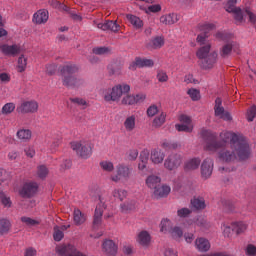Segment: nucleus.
Here are the masks:
<instances>
[{
	"label": "nucleus",
	"instance_id": "nucleus-1",
	"mask_svg": "<svg viewBox=\"0 0 256 256\" xmlns=\"http://www.w3.org/2000/svg\"><path fill=\"white\" fill-rule=\"evenodd\" d=\"M200 135L206 143L207 151H219L226 147L230 143V149H233L239 161H247L251 159L252 150L251 145H249V140L241 133H234L229 131H223L220 133V141L217 140V133L211 130H201Z\"/></svg>",
	"mask_w": 256,
	"mask_h": 256
},
{
	"label": "nucleus",
	"instance_id": "nucleus-2",
	"mask_svg": "<svg viewBox=\"0 0 256 256\" xmlns=\"http://www.w3.org/2000/svg\"><path fill=\"white\" fill-rule=\"evenodd\" d=\"M215 28V24L211 23L200 26L202 33L197 36L196 41L201 47L196 52V57L199 59L201 69H213L215 63H217L218 54L216 51L211 52V43L207 42L211 31H214Z\"/></svg>",
	"mask_w": 256,
	"mask_h": 256
},
{
	"label": "nucleus",
	"instance_id": "nucleus-3",
	"mask_svg": "<svg viewBox=\"0 0 256 256\" xmlns=\"http://www.w3.org/2000/svg\"><path fill=\"white\" fill-rule=\"evenodd\" d=\"M77 71H79V68L73 64H66L61 68L60 73L64 87L68 89H81V87L87 85L85 79L79 76H73Z\"/></svg>",
	"mask_w": 256,
	"mask_h": 256
},
{
	"label": "nucleus",
	"instance_id": "nucleus-4",
	"mask_svg": "<svg viewBox=\"0 0 256 256\" xmlns=\"http://www.w3.org/2000/svg\"><path fill=\"white\" fill-rule=\"evenodd\" d=\"M236 3L237 0H228L225 6L227 13H233L236 23H243V21H245V17L248 16L250 23L256 25V15L253 14L249 8L242 10L241 8L235 7Z\"/></svg>",
	"mask_w": 256,
	"mask_h": 256
},
{
	"label": "nucleus",
	"instance_id": "nucleus-5",
	"mask_svg": "<svg viewBox=\"0 0 256 256\" xmlns=\"http://www.w3.org/2000/svg\"><path fill=\"white\" fill-rule=\"evenodd\" d=\"M131 91V86L129 84H118L114 86L110 93L104 95V100L109 101H119L123 95H127Z\"/></svg>",
	"mask_w": 256,
	"mask_h": 256
},
{
	"label": "nucleus",
	"instance_id": "nucleus-6",
	"mask_svg": "<svg viewBox=\"0 0 256 256\" xmlns=\"http://www.w3.org/2000/svg\"><path fill=\"white\" fill-rule=\"evenodd\" d=\"M131 173L132 170L129 166L125 164H118L110 179L114 183H119L120 181H129V179L131 178Z\"/></svg>",
	"mask_w": 256,
	"mask_h": 256
},
{
	"label": "nucleus",
	"instance_id": "nucleus-7",
	"mask_svg": "<svg viewBox=\"0 0 256 256\" xmlns=\"http://www.w3.org/2000/svg\"><path fill=\"white\" fill-rule=\"evenodd\" d=\"M71 149H73L79 157L82 159H89L91 157L93 148L91 147V143L89 142H72Z\"/></svg>",
	"mask_w": 256,
	"mask_h": 256
},
{
	"label": "nucleus",
	"instance_id": "nucleus-8",
	"mask_svg": "<svg viewBox=\"0 0 256 256\" xmlns=\"http://www.w3.org/2000/svg\"><path fill=\"white\" fill-rule=\"evenodd\" d=\"M56 253L59 256H87V254L77 250L73 244H60L56 246Z\"/></svg>",
	"mask_w": 256,
	"mask_h": 256
},
{
	"label": "nucleus",
	"instance_id": "nucleus-9",
	"mask_svg": "<svg viewBox=\"0 0 256 256\" xmlns=\"http://www.w3.org/2000/svg\"><path fill=\"white\" fill-rule=\"evenodd\" d=\"M37 191H39V184L37 182L29 181L23 184L19 190V195L24 199H31V197H34L37 194Z\"/></svg>",
	"mask_w": 256,
	"mask_h": 256
},
{
	"label": "nucleus",
	"instance_id": "nucleus-10",
	"mask_svg": "<svg viewBox=\"0 0 256 256\" xmlns=\"http://www.w3.org/2000/svg\"><path fill=\"white\" fill-rule=\"evenodd\" d=\"M182 163L183 156H181V154L172 153L165 159L164 167L168 171H175V169H179Z\"/></svg>",
	"mask_w": 256,
	"mask_h": 256
},
{
	"label": "nucleus",
	"instance_id": "nucleus-11",
	"mask_svg": "<svg viewBox=\"0 0 256 256\" xmlns=\"http://www.w3.org/2000/svg\"><path fill=\"white\" fill-rule=\"evenodd\" d=\"M100 203L96 206L94 217H93V229H99L101 227V223H103V211L107 209V205H105V201L102 197H99Z\"/></svg>",
	"mask_w": 256,
	"mask_h": 256
},
{
	"label": "nucleus",
	"instance_id": "nucleus-12",
	"mask_svg": "<svg viewBox=\"0 0 256 256\" xmlns=\"http://www.w3.org/2000/svg\"><path fill=\"white\" fill-rule=\"evenodd\" d=\"M222 105L223 101L221 100V98H216L214 106L215 116L219 117V119H223L224 121H231V114L225 111V108H223Z\"/></svg>",
	"mask_w": 256,
	"mask_h": 256
},
{
	"label": "nucleus",
	"instance_id": "nucleus-13",
	"mask_svg": "<svg viewBox=\"0 0 256 256\" xmlns=\"http://www.w3.org/2000/svg\"><path fill=\"white\" fill-rule=\"evenodd\" d=\"M94 25H96L98 29H101V31H113V33H117L119 29H121V26L117 24V21L113 20H107L104 23L94 20Z\"/></svg>",
	"mask_w": 256,
	"mask_h": 256
},
{
	"label": "nucleus",
	"instance_id": "nucleus-14",
	"mask_svg": "<svg viewBox=\"0 0 256 256\" xmlns=\"http://www.w3.org/2000/svg\"><path fill=\"white\" fill-rule=\"evenodd\" d=\"M237 157L239 156L237 155V152L233 149L229 150L227 148H224L218 153V158L223 163H233V161L237 160Z\"/></svg>",
	"mask_w": 256,
	"mask_h": 256
},
{
	"label": "nucleus",
	"instance_id": "nucleus-15",
	"mask_svg": "<svg viewBox=\"0 0 256 256\" xmlns=\"http://www.w3.org/2000/svg\"><path fill=\"white\" fill-rule=\"evenodd\" d=\"M145 101V94H136V95H131V94H124L121 104L122 105H137V103H141Z\"/></svg>",
	"mask_w": 256,
	"mask_h": 256
},
{
	"label": "nucleus",
	"instance_id": "nucleus-16",
	"mask_svg": "<svg viewBox=\"0 0 256 256\" xmlns=\"http://www.w3.org/2000/svg\"><path fill=\"white\" fill-rule=\"evenodd\" d=\"M214 162L211 158H206L201 164V176L203 179H209L213 175Z\"/></svg>",
	"mask_w": 256,
	"mask_h": 256
},
{
	"label": "nucleus",
	"instance_id": "nucleus-17",
	"mask_svg": "<svg viewBox=\"0 0 256 256\" xmlns=\"http://www.w3.org/2000/svg\"><path fill=\"white\" fill-rule=\"evenodd\" d=\"M37 109L39 104L36 101H26L17 108V111L18 113H36Z\"/></svg>",
	"mask_w": 256,
	"mask_h": 256
},
{
	"label": "nucleus",
	"instance_id": "nucleus-18",
	"mask_svg": "<svg viewBox=\"0 0 256 256\" xmlns=\"http://www.w3.org/2000/svg\"><path fill=\"white\" fill-rule=\"evenodd\" d=\"M123 127L126 133H133L137 129V116L135 114L127 116L124 119Z\"/></svg>",
	"mask_w": 256,
	"mask_h": 256
},
{
	"label": "nucleus",
	"instance_id": "nucleus-19",
	"mask_svg": "<svg viewBox=\"0 0 256 256\" xmlns=\"http://www.w3.org/2000/svg\"><path fill=\"white\" fill-rule=\"evenodd\" d=\"M150 160L154 165H161L165 161V152L160 148H154L150 153Z\"/></svg>",
	"mask_w": 256,
	"mask_h": 256
},
{
	"label": "nucleus",
	"instance_id": "nucleus-20",
	"mask_svg": "<svg viewBox=\"0 0 256 256\" xmlns=\"http://www.w3.org/2000/svg\"><path fill=\"white\" fill-rule=\"evenodd\" d=\"M117 249V244L113 240H105L102 244V251L108 256H116Z\"/></svg>",
	"mask_w": 256,
	"mask_h": 256
},
{
	"label": "nucleus",
	"instance_id": "nucleus-21",
	"mask_svg": "<svg viewBox=\"0 0 256 256\" xmlns=\"http://www.w3.org/2000/svg\"><path fill=\"white\" fill-rule=\"evenodd\" d=\"M1 51L4 55H8V57H16V55L21 53V46L5 44L1 47Z\"/></svg>",
	"mask_w": 256,
	"mask_h": 256
},
{
	"label": "nucleus",
	"instance_id": "nucleus-22",
	"mask_svg": "<svg viewBox=\"0 0 256 256\" xmlns=\"http://www.w3.org/2000/svg\"><path fill=\"white\" fill-rule=\"evenodd\" d=\"M33 23L36 25H43L46 21H49V12L47 10H38L33 15Z\"/></svg>",
	"mask_w": 256,
	"mask_h": 256
},
{
	"label": "nucleus",
	"instance_id": "nucleus-23",
	"mask_svg": "<svg viewBox=\"0 0 256 256\" xmlns=\"http://www.w3.org/2000/svg\"><path fill=\"white\" fill-rule=\"evenodd\" d=\"M136 241L142 247H149V243H151V235L149 232L143 230L137 235Z\"/></svg>",
	"mask_w": 256,
	"mask_h": 256
},
{
	"label": "nucleus",
	"instance_id": "nucleus-24",
	"mask_svg": "<svg viewBox=\"0 0 256 256\" xmlns=\"http://www.w3.org/2000/svg\"><path fill=\"white\" fill-rule=\"evenodd\" d=\"M179 21V16L175 13L163 15L160 17V23L163 25H175Z\"/></svg>",
	"mask_w": 256,
	"mask_h": 256
},
{
	"label": "nucleus",
	"instance_id": "nucleus-25",
	"mask_svg": "<svg viewBox=\"0 0 256 256\" xmlns=\"http://www.w3.org/2000/svg\"><path fill=\"white\" fill-rule=\"evenodd\" d=\"M201 165V158H191L184 164L185 171H195Z\"/></svg>",
	"mask_w": 256,
	"mask_h": 256
},
{
	"label": "nucleus",
	"instance_id": "nucleus-26",
	"mask_svg": "<svg viewBox=\"0 0 256 256\" xmlns=\"http://www.w3.org/2000/svg\"><path fill=\"white\" fill-rule=\"evenodd\" d=\"M235 51L236 53H239L236 49H235V44L233 43H227L225 45H223L220 49V56L223 59H227V57H229V55H231V52Z\"/></svg>",
	"mask_w": 256,
	"mask_h": 256
},
{
	"label": "nucleus",
	"instance_id": "nucleus-27",
	"mask_svg": "<svg viewBox=\"0 0 256 256\" xmlns=\"http://www.w3.org/2000/svg\"><path fill=\"white\" fill-rule=\"evenodd\" d=\"M191 206L192 209H194L195 211H202V209H205V207H207V205L205 204V198L194 197L191 200Z\"/></svg>",
	"mask_w": 256,
	"mask_h": 256
},
{
	"label": "nucleus",
	"instance_id": "nucleus-28",
	"mask_svg": "<svg viewBox=\"0 0 256 256\" xmlns=\"http://www.w3.org/2000/svg\"><path fill=\"white\" fill-rule=\"evenodd\" d=\"M195 245L198 249V251H201L202 253H205L211 249V244L209 243V240L205 238H199L195 241Z\"/></svg>",
	"mask_w": 256,
	"mask_h": 256
},
{
	"label": "nucleus",
	"instance_id": "nucleus-29",
	"mask_svg": "<svg viewBox=\"0 0 256 256\" xmlns=\"http://www.w3.org/2000/svg\"><path fill=\"white\" fill-rule=\"evenodd\" d=\"M169 193H171V187L167 185L158 186L154 189V196L157 197V199L167 197Z\"/></svg>",
	"mask_w": 256,
	"mask_h": 256
},
{
	"label": "nucleus",
	"instance_id": "nucleus-30",
	"mask_svg": "<svg viewBox=\"0 0 256 256\" xmlns=\"http://www.w3.org/2000/svg\"><path fill=\"white\" fill-rule=\"evenodd\" d=\"M73 221L75 225H83L87 221V216L79 209H74Z\"/></svg>",
	"mask_w": 256,
	"mask_h": 256
},
{
	"label": "nucleus",
	"instance_id": "nucleus-31",
	"mask_svg": "<svg viewBox=\"0 0 256 256\" xmlns=\"http://www.w3.org/2000/svg\"><path fill=\"white\" fill-rule=\"evenodd\" d=\"M160 183H161V178L159 176L150 175L146 179V185L147 187H149V189L158 188Z\"/></svg>",
	"mask_w": 256,
	"mask_h": 256
},
{
	"label": "nucleus",
	"instance_id": "nucleus-32",
	"mask_svg": "<svg viewBox=\"0 0 256 256\" xmlns=\"http://www.w3.org/2000/svg\"><path fill=\"white\" fill-rule=\"evenodd\" d=\"M167 119V114L165 112H161L158 116L154 118L152 121V126L155 129H159V127H163L165 125V121Z\"/></svg>",
	"mask_w": 256,
	"mask_h": 256
},
{
	"label": "nucleus",
	"instance_id": "nucleus-33",
	"mask_svg": "<svg viewBox=\"0 0 256 256\" xmlns=\"http://www.w3.org/2000/svg\"><path fill=\"white\" fill-rule=\"evenodd\" d=\"M126 18L128 19L129 23H131L132 27H134V29H142L143 20H141V18L133 14H128Z\"/></svg>",
	"mask_w": 256,
	"mask_h": 256
},
{
	"label": "nucleus",
	"instance_id": "nucleus-34",
	"mask_svg": "<svg viewBox=\"0 0 256 256\" xmlns=\"http://www.w3.org/2000/svg\"><path fill=\"white\" fill-rule=\"evenodd\" d=\"M11 229V222L7 219L0 220V235H7Z\"/></svg>",
	"mask_w": 256,
	"mask_h": 256
},
{
	"label": "nucleus",
	"instance_id": "nucleus-35",
	"mask_svg": "<svg viewBox=\"0 0 256 256\" xmlns=\"http://www.w3.org/2000/svg\"><path fill=\"white\" fill-rule=\"evenodd\" d=\"M233 231L237 233V235H240V233H244L247 231V224L245 222H234L232 223Z\"/></svg>",
	"mask_w": 256,
	"mask_h": 256
},
{
	"label": "nucleus",
	"instance_id": "nucleus-36",
	"mask_svg": "<svg viewBox=\"0 0 256 256\" xmlns=\"http://www.w3.org/2000/svg\"><path fill=\"white\" fill-rule=\"evenodd\" d=\"M165 45V41L163 40L162 37H156L152 39L151 44H147L146 47L149 49L151 47L152 49H161V46Z\"/></svg>",
	"mask_w": 256,
	"mask_h": 256
},
{
	"label": "nucleus",
	"instance_id": "nucleus-37",
	"mask_svg": "<svg viewBox=\"0 0 256 256\" xmlns=\"http://www.w3.org/2000/svg\"><path fill=\"white\" fill-rule=\"evenodd\" d=\"M122 213H128V211H133L135 209V200H128L120 205Z\"/></svg>",
	"mask_w": 256,
	"mask_h": 256
},
{
	"label": "nucleus",
	"instance_id": "nucleus-38",
	"mask_svg": "<svg viewBox=\"0 0 256 256\" xmlns=\"http://www.w3.org/2000/svg\"><path fill=\"white\" fill-rule=\"evenodd\" d=\"M160 231L162 233H171L173 227L171 226V220L163 219L160 223Z\"/></svg>",
	"mask_w": 256,
	"mask_h": 256
},
{
	"label": "nucleus",
	"instance_id": "nucleus-39",
	"mask_svg": "<svg viewBox=\"0 0 256 256\" xmlns=\"http://www.w3.org/2000/svg\"><path fill=\"white\" fill-rule=\"evenodd\" d=\"M17 137L20 141H29L31 139V130L21 129L17 132Z\"/></svg>",
	"mask_w": 256,
	"mask_h": 256
},
{
	"label": "nucleus",
	"instance_id": "nucleus-40",
	"mask_svg": "<svg viewBox=\"0 0 256 256\" xmlns=\"http://www.w3.org/2000/svg\"><path fill=\"white\" fill-rule=\"evenodd\" d=\"M161 147L166 151H171L173 149H177L179 147V144L175 141L164 140L161 144Z\"/></svg>",
	"mask_w": 256,
	"mask_h": 256
},
{
	"label": "nucleus",
	"instance_id": "nucleus-41",
	"mask_svg": "<svg viewBox=\"0 0 256 256\" xmlns=\"http://www.w3.org/2000/svg\"><path fill=\"white\" fill-rule=\"evenodd\" d=\"M100 167L106 173H113V171L115 170V166L113 165V162L107 161V160L100 162Z\"/></svg>",
	"mask_w": 256,
	"mask_h": 256
},
{
	"label": "nucleus",
	"instance_id": "nucleus-42",
	"mask_svg": "<svg viewBox=\"0 0 256 256\" xmlns=\"http://www.w3.org/2000/svg\"><path fill=\"white\" fill-rule=\"evenodd\" d=\"M176 131L184 132V133H192L193 132V124H176Z\"/></svg>",
	"mask_w": 256,
	"mask_h": 256
},
{
	"label": "nucleus",
	"instance_id": "nucleus-43",
	"mask_svg": "<svg viewBox=\"0 0 256 256\" xmlns=\"http://www.w3.org/2000/svg\"><path fill=\"white\" fill-rule=\"evenodd\" d=\"M18 73H23L27 69V58L25 56H20L18 58V65H17Z\"/></svg>",
	"mask_w": 256,
	"mask_h": 256
},
{
	"label": "nucleus",
	"instance_id": "nucleus-44",
	"mask_svg": "<svg viewBox=\"0 0 256 256\" xmlns=\"http://www.w3.org/2000/svg\"><path fill=\"white\" fill-rule=\"evenodd\" d=\"M156 79L158 83H167V81H169V75H167V72L164 70H158Z\"/></svg>",
	"mask_w": 256,
	"mask_h": 256
},
{
	"label": "nucleus",
	"instance_id": "nucleus-45",
	"mask_svg": "<svg viewBox=\"0 0 256 256\" xmlns=\"http://www.w3.org/2000/svg\"><path fill=\"white\" fill-rule=\"evenodd\" d=\"M112 195L115 199H119V201H123L125 197H127V192L124 189H114Z\"/></svg>",
	"mask_w": 256,
	"mask_h": 256
},
{
	"label": "nucleus",
	"instance_id": "nucleus-46",
	"mask_svg": "<svg viewBox=\"0 0 256 256\" xmlns=\"http://www.w3.org/2000/svg\"><path fill=\"white\" fill-rule=\"evenodd\" d=\"M15 111V103H6L2 107V115H11Z\"/></svg>",
	"mask_w": 256,
	"mask_h": 256
},
{
	"label": "nucleus",
	"instance_id": "nucleus-47",
	"mask_svg": "<svg viewBox=\"0 0 256 256\" xmlns=\"http://www.w3.org/2000/svg\"><path fill=\"white\" fill-rule=\"evenodd\" d=\"M137 64H138V67H153V65H155L152 59H141V58H137Z\"/></svg>",
	"mask_w": 256,
	"mask_h": 256
},
{
	"label": "nucleus",
	"instance_id": "nucleus-48",
	"mask_svg": "<svg viewBox=\"0 0 256 256\" xmlns=\"http://www.w3.org/2000/svg\"><path fill=\"white\" fill-rule=\"evenodd\" d=\"M21 221L22 223H25V225H28V227H35V225H39V221L26 216L21 217Z\"/></svg>",
	"mask_w": 256,
	"mask_h": 256
},
{
	"label": "nucleus",
	"instance_id": "nucleus-49",
	"mask_svg": "<svg viewBox=\"0 0 256 256\" xmlns=\"http://www.w3.org/2000/svg\"><path fill=\"white\" fill-rule=\"evenodd\" d=\"M189 97L192 99V101H199L201 99V95L199 93V90L192 88L187 91Z\"/></svg>",
	"mask_w": 256,
	"mask_h": 256
},
{
	"label": "nucleus",
	"instance_id": "nucleus-50",
	"mask_svg": "<svg viewBox=\"0 0 256 256\" xmlns=\"http://www.w3.org/2000/svg\"><path fill=\"white\" fill-rule=\"evenodd\" d=\"M37 175L40 179H45L47 175H49V170L47 169V166L41 165L38 167Z\"/></svg>",
	"mask_w": 256,
	"mask_h": 256
},
{
	"label": "nucleus",
	"instance_id": "nucleus-51",
	"mask_svg": "<svg viewBox=\"0 0 256 256\" xmlns=\"http://www.w3.org/2000/svg\"><path fill=\"white\" fill-rule=\"evenodd\" d=\"M170 235H172L173 239H181V237H183V230L175 226L172 230H170Z\"/></svg>",
	"mask_w": 256,
	"mask_h": 256
},
{
	"label": "nucleus",
	"instance_id": "nucleus-52",
	"mask_svg": "<svg viewBox=\"0 0 256 256\" xmlns=\"http://www.w3.org/2000/svg\"><path fill=\"white\" fill-rule=\"evenodd\" d=\"M256 117V106H252L248 109L246 114L247 121L251 122Z\"/></svg>",
	"mask_w": 256,
	"mask_h": 256
},
{
	"label": "nucleus",
	"instance_id": "nucleus-53",
	"mask_svg": "<svg viewBox=\"0 0 256 256\" xmlns=\"http://www.w3.org/2000/svg\"><path fill=\"white\" fill-rule=\"evenodd\" d=\"M0 201H1L2 205L7 208L11 207V205L13 204L11 202V198L5 194L0 195Z\"/></svg>",
	"mask_w": 256,
	"mask_h": 256
},
{
	"label": "nucleus",
	"instance_id": "nucleus-54",
	"mask_svg": "<svg viewBox=\"0 0 256 256\" xmlns=\"http://www.w3.org/2000/svg\"><path fill=\"white\" fill-rule=\"evenodd\" d=\"M146 113L149 117H155L157 115V113H159V107H157V105L153 104L148 107Z\"/></svg>",
	"mask_w": 256,
	"mask_h": 256
},
{
	"label": "nucleus",
	"instance_id": "nucleus-55",
	"mask_svg": "<svg viewBox=\"0 0 256 256\" xmlns=\"http://www.w3.org/2000/svg\"><path fill=\"white\" fill-rule=\"evenodd\" d=\"M54 241H61L63 239V237H65V234L63 233V231H61L59 229V227H54Z\"/></svg>",
	"mask_w": 256,
	"mask_h": 256
},
{
	"label": "nucleus",
	"instance_id": "nucleus-56",
	"mask_svg": "<svg viewBox=\"0 0 256 256\" xmlns=\"http://www.w3.org/2000/svg\"><path fill=\"white\" fill-rule=\"evenodd\" d=\"M92 52L94 53V55H107V53H109V48L96 47V48H93Z\"/></svg>",
	"mask_w": 256,
	"mask_h": 256
},
{
	"label": "nucleus",
	"instance_id": "nucleus-57",
	"mask_svg": "<svg viewBox=\"0 0 256 256\" xmlns=\"http://www.w3.org/2000/svg\"><path fill=\"white\" fill-rule=\"evenodd\" d=\"M178 217L185 218L189 217L191 215V209L189 208H181L177 211Z\"/></svg>",
	"mask_w": 256,
	"mask_h": 256
},
{
	"label": "nucleus",
	"instance_id": "nucleus-58",
	"mask_svg": "<svg viewBox=\"0 0 256 256\" xmlns=\"http://www.w3.org/2000/svg\"><path fill=\"white\" fill-rule=\"evenodd\" d=\"M140 163H149V151L144 150L140 153Z\"/></svg>",
	"mask_w": 256,
	"mask_h": 256
},
{
	"label": "nucleus",
	"instance_id": "nucleus-59",
	"mask_svg": "<svg viewBox=\"0 0 256 256\" xmlns=\"http://www.w3.org/2000/svg\"><path fill=\"white\" fill-rule=\"evenodd\" d=\"M139 157V151L137 149H132L128 151V159L129 161H135Z\"/></svg>",
	"mask_w": 256,
	"mask_h": 256
},
{
	"label": "nucleus",
	"instance_id": "nucleus-60",
	"mask_svg": "<svg viewBox=\"0 0 256 256\" xmlns=\"http://www.w3.org/2000/svg\"><path fill=\"white\" fill-rule=\"evenodd\" d=\"M9 179V173L5 169L0 168V185Z\"/></svg>",
	"mask_w": 256,
	"mask_h": 256
},
{
	"label": "nucleus",
	"instance_id": "nucleus-61",
	"mask_svg": "<svg viewBox=\"0 0 256 256\" xmlns=\"http://www.w3.org/2000/svg\"><path fill=\"white\" fill-rule=\"evenodd\" d=\"M222 230H223L224 236L229 237V235H231V231H234L233 224L231 226H229L227 224H223Z\"/></svg>",
	"mask_w": 256,
	"mask_h": 256
},
{
	"label": "nucleus",
	"instance_id": "nucleus-62",
	"mask_svg": "<svg viewBox=\"0 0 256 256\" xmlns=\"http://www.w3.org/2000/svg\"><path fill=\"white\" fill-rule=\"evenodd\" d=\"M11 81V75L8 73H0V83H9Z\"/></svg>",
	"mask_w": 256,
	"mask_h": 256
},
{
	"label": "nucleus",
	"instance_id": "nucleus-63",
	"mask_svg": "<svg viewBox=\"0 0 256 256\" xmlns=\"http://www.w3.org/2000/svg\"><path fill=\"white\" fill-rule=\"evenodd\" d=\"M180 121H181V123H183V125H193V123L191 122V117H189L185 114H182L180 116Z\"/></svg>",
	"mask_w": 256,
	"mask_h": 256
},
{
	"label": "nucleus",
	"instance_id": "nucleus-64",
	"mask_svg": "<svg viewBox=\"0 0 256 256\" xmlns=\"http://www.w3.org/2000/svg\"><path fill=\"white\" fill-rule=\"evenodd\" d=\"M55 71H57V66L55 64H48L46 66V73H48V75H54Z\"/></svg>",
	"mask_w": 256,
	"mask_h": 256
}]
</instances>
